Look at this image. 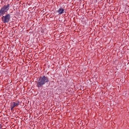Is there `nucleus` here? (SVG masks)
Masks as SVG:
<instances>
[{
  "mask_svg": "<svg viewBox=\"0 0 129 129\" xmlns=\"http://www.w3.org/2000/svg\"><path fill=\"white\" fill-rule=\"evenodd\" d=\"M49 81V78L47 76H44L40 77L37 83V86L38 87H41L46 83Z\"/></svg>",
  "mask_w": 129,
  "mask_h": 129,
  "instance_id": "nucleus-1",
  "label": "nucleus"
},
{
  "mask_svg": "<svg viewBox=\"0 0 129 129\" xmlns=\"http://www.w3.org/2000/svg\"><path fill=\"white\" fill-rule=\"evenodd\" d=\"M10 4H8L7 5H4L1 8L0 10V16H3L5 12H7L9 9Z\"/></svg>",
  "mask_w": 129,
  "mask_h": 129,
  "instance_id": "nucleus-3",
  "label": "nucleus"
},
{
  "mask_svg": "<svg viewBox=\"0 0 129 129\" xmlns=\"http://www.w3.org/2000/svg\"><path fill=\"white\" fill-rule=\"evenodd\" d=\"M20 104V102L19 101L12 102L10 105V108L11 110H13V108L16 106H18Z\"/></svg>",
  "mask_w": 129,
  "mask_h": 129,
  "instance_id": "nucleus-5",
  "label": "nucleus"
},
{
  "mask_svg": "<svg viewBox=\"0 0 129 129\" xmlns=\"http://www.w3.org/2000/svg\"><path fill=\"white\" fill-rule=\"evenodd\" d=\"M2 125H1V128H0V129H2Z\"/></svg>",
  "mask_w": 129,
  "mask_h": 129,
  "instance_id": "nucleus-7",
  "label": "nucleus"
},
{
  "mask_svg": "<svg viewBox=\"0 0 129 129\" xmlns=\"http://www.w3.org/2000/svg\"><path fill=\"white\" fill-rule=\"evenodd\" d=\"M64 10L63 8H59L58 9L57 12H58L59 14H61L64 12Z\"/></svg>",
  "mask_w": 129,
  "mask_h": 129,
  "instance_id": "nucleus-6",
  "label": "nucleus"
},
{
  "mask_svg": "<svg viewBox=\"0 0 129 129\" xmlns=\"http://www.w3.org/2000/svg\"><path fill=\"white\" fill-rule=\"evenodd\" d=\"M11 18V14H7L5 16H3L2 18V20L4 23H7L9 21Z\"/></svg>",
  "mask_w": 129,
  "mask_h": 129,
  "instance_id": "nucleus-4",
  "label": "nucleus"
},
{
  "mask_svg": "<svg viewBox=\"0 0 129 129\" xmlns=\"http://www.w3.org/2000/svg\"><path fill=\"white\" fill-rule=\"evenodd\" d=\"M10 4H8L7 5H4L1 8L0 10V16H3L5 12H7L9 9Z\"/></svg>",
  "mask_w": 129,
  "mask_h": 129,
  "instance_id": "nucleus-2",
  "label": "nucleus"
}]
</instances>
